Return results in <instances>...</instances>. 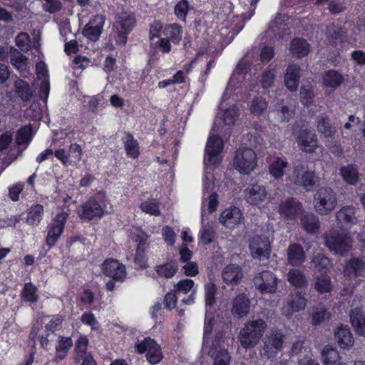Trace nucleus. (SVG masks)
Masks as SVG:
<instances>
[{"instance_id": "nucleus-23", "label": "nucleus", "mask_w": 365, "mask_h": 365, "mask_svg": "<svg viewBox=\"0 0 365 365\" xmlns=\"http://www.w3.org/2000/svg\"><path fill=\"white\" fill-rule=\"evenodd\" d=\"M121 140L126 155L130 158L137 159L140 155V146L133 135L130 132H125L124 136L122 138Z\"/></svg>"}, {"instance_id": "nucleus-28", "label": "nucleus", "mask_w": 365, "mask_h": 365, "mask_svg": "<svg viewBox=\"0 0 365 365\" xmlns=\"http://www.w3.org/2000/svg\"><path fill=\"white\" fill-rule=\"evenodd\" d=\"M300 224L303 230L309 234L317 233L320 227L319 217L311 212L301 216Z\"/></svg>"}, {"instance_id": "nucleus-36", "label": "nucleus", "mask_w": 365, "mask_h": 365, "mask_svg": "<svg viewBox=\"0 0 365 365\" xmlns=\"http://www.w3.org/2000/svg\"><path fill=\"white\" fill-rule=\"evenodd\" d=\"M317 130L325 138H332L335 133V128L331 124L330 119L327 115H321L317 118Z\"/></svg>"}, {"instance_id": "nucleus-34", "label": "nucleus", "mask_w": 365, "mask_h": 365, "mask_svg": "<svg viewBox=\"0 0 365 365\" xmlns=\"http://www.w3.org/2000/svg\"><path fill=\"white\" fill-rule=\"evenodd\" d=\"M288 282L296 289L307 287L308 281L303 271L298 269H291L287 273Z\"/></svg>"}, {"instance_id": "nucleus-63", "label": "nucleus", "mask_w": 365, "mask_h": 365, "mask_svg": "<svg viewBox=\"0 0 365 365\" xmlns=\"http://www.w3.org/2000/svg\"><path fill=\"white\" fill-rule=\"evenodd\" d=\"M343 37V32L341 28H333L332 29H328L327 38L329 43L335 46L337 41H341Z\"/></svg>"}, {"instance_id": "nucleus-43", "label": "nucleus", "mask_w": 365, "mask_h": 365, "mask_svg": "<svg viewBox=\"0 0 365 365\" xmlns=\"http://www.w3.org/2000/svg\"><path fill=\"white\" fill-rule=\"evenodd\" d=\"M355 212L354 207L344 206L336 213V218L339 221L346 225L354 224Z\"/></svg>"}, {"instance_id": "nucleus-19", "label": "nucleus", "mask_w": 365, "mask_h": 365, "mask_svg": "<svg viewBox=\"0 0 365 365\" xmlns=\"http://www.w3.org/2000/svg\"><path fill=\"white\" fill-rule=\"evenodd\" d=\"M287 262L292 267H299L306 260L303 247L299 243H291L287 250Z\"/></svg>"}, {"instance_id": "nucleus-21", "label": "nucleus", "mask_w": 365, "mask_h": 365, "mask_svg": "<svg viewBox=\"0 0 365 365\" xmlns=\"http://www.w3.org/2000/svg\"><path fill=\"white\" fill-rule=\"evenodd\" d=\"M250 302L245 294H237L232 301L231 312L235 317L242 318L250 312Z\"/></svg>"}, {"instance_id": "nucleus-59", "label": "nucleus", "mask_w": 365, "mask_h": 365, "mask_svg": "<svg viewBox=\"0 0 365 365\" xmlns=\"http://www.w3.org/2000/svg\"><path fill=\"white\" fill-rule=\"evenodd\" d=\"M164 26L162 22L159 20H154L150 24L149 29V38L153 41L155 38H159L160 34L163 33Z\"/></svg>"}, {"instance_id": "nucleus-14", "label": "nucleus", "mask_w": 365, "mask_h": 365, "mask_svg": "<svg viewBox=\"0 0 365 365\" xmlns=\"http://www.w3.org/2000/svg\"><path fill=\"white\" fill-rule=\"evenodd\" d=\"M296 140L303 152L312 153L317 148V136L308 128L300 129L297 133Z\"/></svg>"}, {"instance_id": "nucleus-11", "label": "nucleus", "mask_w": 365, "mask_h": 365, "mask_svg": "<svg viewBox=\"0 0 365 365\" xmlns=\"http://www.w3.org/2000/svg\"><path fill=\"white\" fill-rule=\"evenodd\" d=\"M105 22L104 15H94L83 27V36L89 41L96 42L103 33Z\"/></svg>"}, {"instance_id": "nucleus-56", "label": "nucleus", "mask_w": 365, "mask_h": 365, "mask_svg": "<svg viewBox=\"0 0 365 365\" xmlns=\"http://www.w3.org/2000/svg\"><path fill=\"white\" fill-rule=\"evenodd\" d=\"M289 19V16L287 14L277 13L274 19H273L269 24V29L273 32H276L279 31L282 29V26Z\"/></svg>"}, {"instance_id": "nucleus-58", "label": "nucleus", "mask_w": 365, "mask_h": 365, "mask_svg": "<svg viewBox=\"0 0 365 365\" xmlns=\"http://www.w3.org/2000/svg\"><path fill=\"white\" fill-rule=\"evenodd\" d=\"M276 75L274 70H265L263 71L260 78V83L264 89L269 88L272 86Z\"/></svg>"}, {"instance_id": "nucleus-44", "label": "nucleus", "mask_w": 365, "mask_h": 365, "mask_svg": "<svg viewBox=\"0 0 365 365\" xmlns=\"http://www.w3.org/2000/svg\"><path fill=\"white\" fill-rule=\"evenodd\" d=\"M148 249L149 245L143 247H142V245H140L136 247L135 254L133 260L135 264L138 266L140 269H145L148 267V257L147 255V252Z\"/></svg>"}, {"instance_id": "nucleus-62", "label": "nucleus", "mask_w": 365, "mask_h": 365, "mask_svg": "<svg viewBox=\"0 0 365 365\" xmlns=\"http://www.w3.org/2000/svg\"><path fill=\"white\" fill-rule=\"evenodd\" d=\"M72 346L73 341L71 337L61 336L58 338V343L56 346V351L57 352L63 351L64 353H68Z\"/></svg>"}, {"instance_id": "nucleus-27", "label": "nucleus", "mask_w": 365, "mask_h": 365, "mask_svg": "<svg viewBox=\"0 0 365 365\" xmlns=\"http://www.w3.org/2000/svg\"><path fill=\"white\" fill-rule=\"evenodd\" d=\"M365 270V261L359 257H351L346 262L344 272L345 275L361 277Z\"/></svg>"}, {"instance_id": "nucleus-60", "label": "nucleus", "mask_w": 365, "mask_h": 365, "mask_svg": "<svg viewBox=\"0 0 365 365\" xmlns=\"http://www.w3.org/2000/svg\"><path fill=\"white\" fill-rule=\"evenodd\" d=\"M327 312L325 309L317 307L311 314V323L312 325L317 326L321 324L325 319Z\"/></svg>"}, {"instance_id": "nucleus-3", "label": "nucleus", "mask_w": 365, "mask_h": 365, "mask_svg": "<svg viewBox=\"0 0 365 365\" xmlns=\"http://www.w3.org/2000/svg\"><path fill=\"white\" fill-rule=\"evenodd\" d=\"M257 155L249 148H240L237 149L233 158V167L240 173L249 175L257 166Z\"/></svg>"}, {"instance_id": "nucleus-15", "label": "nucleus", "mask_w": 365, "mask_h": 365, "mask_svg": "<svg viewBox=\"0 0 365 365\" xmlns=\"http://www.w3.org/2000/svg\"><path fill=\"white\" fill-rule=\"evenodd\" d=\"M305 293L301 291H295L291 293L287 298L286 307L283 309V314L291 317L294 313L303 310L307 304Z\"/></svg>"}, {"instance_id": "nucleus-33", "label": "nucleus", "mask_w": 365, "mask_h": 365, "mask_svg": "<svg viewBox=\"0 0 365 365\" xmlns=\"http://www.w3.org/2000/svg\"><path fill=\"white\" fill-rule=\"evenodd\" d=\"M182 29L178 24H169L164 26L163 30V34L165 36V38H168L170 41L174 44H178L182 36Z\"/></svg>"}, {"instance_id": "nucleus-61", "label": "nucleus", "mask_w": 365, "mask_h": 365, "mask_svg": "<svg viewBox=\"0 0 365 365\" xmlns=\"http://www.w3.org/2000/svg\"><path fill=\"white\" fill-rule=\"evenodd\" d=\"M230 356L226 349L216 351L213 365H230Z\"/></svg>"}, {"instance_id": "nucleus-47", "label": "nucleus", "mask_w": 365, "mask_h": 365, "mask_svg": "<svg viewBox=\"0 0 365 365\" xmlns=\"http://www.w3.org/2000/svg\"><path fill=\"white\" fill-rule=\"evenodd\" d=\"M314 90L311 85H303L299 91L300 102L304 106H309L314 101Z\"/></svg>"}, {"instance_id": "nucleus-20", "label": "nucleus", "mask_w": 365, "mask_h": 365, "mask_svg": "<svg viewBox=\"0 0 365 365\" xmlns=\"http://www.w3.org/2000/svg\"><path fill=\"white\" fill-rule=\"evenodd\" d=\"M300 71V66L297 64L292 63L287 66L284 75V84L291 92H295L298 89Z\"/></svg>"}, {"instance_id": "nucleus-53", "label": "nucleus", "mask_w": 365, "mask_h": 365, "mask_svg": "<svg viewBox=\"0 0 365 365\" xmlns=\"http://www.w3.org/2000/svg\"><path fill=\"white\" fill-rule=\"evenodd\" d=\"M64 319V316L61 314L52 315L50 321L45 326L46 331L49 333H54L56 331L59 330L61 328Z\"/></svg>"}, {"instance_id": "nucleus-12", "label": "nucleus", "mask_w": 365, "mask_h": 365, "mask_svg": "<svg viewBox=\"0 0 365 365\" xmlns=\"http://www.w3.org/2000/svg\"><path fill=\"white\" fill-rule=\"evenodd\" d=\"M253 282L262 294H272L277 290V278L269 270L262 271L255 275Z\"/></svg>"}, {"instance_id": "nucleus-38", "label": "nucleus", "mask_w": 365, "mask_h": 365, "mask_svg": "<svg viewBox=\"0 0 365 365\" xmlns=\"http://www.w3.org/2000/svg\"><path fill=\"white\" fill-rule=\"evenodd\" d=\"M288 166V163L279 157H277L269 165V174L274 179H280L284 175V170Z\"/></svg>"}, {"instance_id": "nucleus-24", "label": "nucleus", "mask_w": 365, "mask_h": 365, "mask_svg": "<svg viewBox=\"0 0 365 365\" xmlns=\"http://www.w3.org/2000/svg\"><path fill=\"white\" fill-rule=\"evenodd\" d=\"M334 337L341 349H349L354 344V337L347 326L338 327L334 331Z\"/></svg>"}, {"instance_id": "nucleus-48", "label": "nucleus", "mask_w": 365, "mask_h": 365, "mask_svg": "<svg viewBox=\"0 0 365 365\" xmlns=\"http://www.w3.org/2000/svg\"><path fill=\"white\" fill-rule=\"evenodd\" d=\"M135 19L130 15L122 14L119 16V19L117 21V24L119 26L120 30L127 31L130 33L135 25Z\"/></svg>"}, {"instance_id": "nucleus-25", "label": "nucleus", "mask_w": 365, "mask_h": 365, "mask_svg": "<svg viewBox=\"0 0 365 365\" xmlns=\"http://www.w3.org/2000/svg\"><path fill=\"white\" fill-rule=\"evenodd\" d=\"M289 49L293 56L302 58L310 52V45L304 38L295 37L291 41Z\"/></svg>"}, {"instance_id": "nucleus-52", "label": "nucleus", "mask_w": 365, "mask_h": 365, "mask_svg": "<svg viewBox=\"0 0 365 365\" xmlns=\"http://www.w3.org/2000/svg\"><path fill=\"white\" fill-rule=\"evenodd\" d=\"M312 263L314 267L322 273H325L328 270L330 264V259L323 254H317L314 257Z\"/></svg>"}, {"instance_id": "nucleus-2", "label": "nucleus", "mask_w": 365, "mask_h": 365, "mask_svg": "<svg viewBox=\"0 0 365 365\" xmlns=\"http://www.w3.org/2000/svg\"><path fill=\"white\" fill-rule=\"evenodd\" d=\"M267 327V322L262 319L249 320L241 329L238 335L241 346L245 349H250L256 346Z\"/></svg>"}, {"instance_id": "nucleus-5", "label": "nucleus", "mask_w": 365, "mask_h": 365, "mask_svg": "<svg viewBox=\"0 0 365 365\" xmlns=\"http://www.w3.org/2000/svg\"><path fill=\"white\" fill-rule=\"evenodd\" d=\"M336 204V192L330 187H320L314 195V207L319 215H328Z\"/></svg>"}, {"instance_id": "nucleus-6", "label": "nucleus", "mask_w": 365, "mask_h": 365, "mask_svg": "<svg viewBox=\"0 0 365 365\" xmlns=\"http://www.w3.org/2000/svg\"><path fill=\"white\" fill-rule=\"evenodd\" d=\"M285 334L277 328L271 329L263 339L262 350L267 358H274L282 349Z\"/></svg>"}, {"instance_id": "nucleus-4", "label": "nucleus", "mask_w": 365, "mask_h": 365, "mask_svg": "<svg viewBox=\"0 0 365 365\" xmlns=\"http://www.w3.org/2000/svg\"><path fill=\"white\" fill-rule=\"evenodd\" d=\"M325 245L335 254L344 256L350 250L352 240L347 233L333 230L325 237Z\"/></svg>"}, {"instance_id": "nucleus-29", "label": "nucleus", "mask_w": 365, "mask_h": 365, "mask_svg": "<svg viewBox=\"0 0 365 365\" xmlns=\"http://www.w3.org/2000/svg\"><path fill=\"white\" fill-rule=\"evenodd\" d=\"M43 214L44 208L42 205H32L26 212V223L33 227L38 226L43 220Z\"/></svg>"}, {"instance_id": "nucleus-49", "label": "nucleus", "mask_w": 365, "mask_h": 365, "mask_svg": "<svg viewBox=\"0 0 365 365\" xmlns=\"http://www.w3.org/2000/svg\"><path fill=\"white\" fill-rule=\"evenodd\" d=\"M267 108V102L261 96L255 97L252 101L250 112L255 115H261Z\"/></svg>"}, {"instance_id": "nucleus-7", "label": "nucleus", "mask_w": 365, "mask_h": 365, "mask_svg": "<svg viewBox=\"0 0 365 365\" xmlns=\"http://www.w3.org/2000/svg\"><path fill=\"white\" fill-rule=\"evenodd\" d=\"M135 350L139 354L145 353L146 359L150 365H156L163 359L160 346L155 339L149 336L136 343Z\"/></svg>"}, {"instance_id": "nucleus-46", "label": "nucleus", "mask_w": 365, "mask_h": 365, "mask_svg": "<svg viewBox=\"0 0 365 365\" xmlns=\"http://www.w3.org/2000/svg\"><path fill=\"white\" fill-rule=\"evenodd\" d=\"M217 291V286L212 282L205 285V302L206 307H212L215 305L216 303Z\"/></svg>"}, {"instance_id": "nucleus-50", "label": "nucleus", "mask_w": 365, "mask_h": 365, "mask_svg": "<svg viewBox=\"0 0 365 365\" xmlns=\"http://www.w3.org/2000/svg\"><path fill=\"white\" fill-rule=\"evenodd\" d=\"M190 10V4L187 0L179 1L174 7V14L181 21H185Z\"/></svg>"}, {"instance_id": "nucleus-17", "label": "nucleus", "mask_w": 365, "mask_h": 365, "mask_svg": "<svg viewBox=\"0 0 365 365\" xmlns=\"http://www.w3.org/2000/svg\"><path fill=\"white\" fill-rule=\"evenodd\" d=\"M246 201L253 205L262 204L267 198V191L264 185L257 183L250 185L245 191Z\"/></svg>"}, {"instance_id": "nucleus-64", "label": "nucleus", "mask_w": 365, "mask_h": 365, "mask_svg": "<svg viewBox=\"0 0 365 365\" xmlns=\"http://www.w3.org/2000/svg\"><path fill=\"white\" fill-rule=\"evenodd\" d=\"M27 60L26 56L19 53L18 55L11 58L10 62L18 71L21 72L26 68Z\"/></svg>"}, {"instance_id": "nucleus-37", "label": "nucleus", "mask_w": 365, "mask_h": 365, "mask_svg": "<svg viewBox=\"0 0 365 365\" xmlns=\"http://www.w3.org/2000/svg\"><path fill=\"white\" fill-rule=\"evenodd\" d=\"M241 277V269L239 266L230 264L225 267L222 278L227 284H237Z\"/></svg>"}, {"instance_id": "nucleus-45", "label": "nucleus", "mask_w": 365, "mask_h": 365, "mask_svg": "<svg viewBox=\"0 0 365 365\" xmlns=\"http://www.w3.org/2000/svg\"><path fill=\"white\" fill-rule=\"evenodd\" d=\"M314 288L321 294L330 292L332 290L331 278L327 275L317 277Z\"/></svg>"}, {"instance_id": "nucleus-8", "label": "nucleus", "mask_w": 365, "mask_h": 365, "mask_svg": "<svg viewBox=\"0 0 365 365\" xmlns=\"http://www.w3.org/2000/svg\"><path fill=\"white\" fill-rule=\"evenodd\" d=\"M68 217L66 212H58L47 227L45 244L48 248L53 247L63 232L65 225Z\"/></svg>"}, {"instance_id": "nucleus-57", "label": "nucleus", "mask_w": 365, "mask_h": 365, "mask_svg": "<svg viewBox=\"0 0 365 365\" xmlns=\"http://www.w3.org/2000/svg\"><path fill=\"white\" fill-rule=\"evenodd\" d=\"M88 339L86 335H81L76 342L75 351L78 357L86 356Z\"/></svg>"}, {"instance_id": "nucleus-18", "label": "nucleus", "mask_w": 365, "mask_h": 365, "mask_svg": "<svg viewBox=\"0 0 365 365\" xmlns=\"http://www.w3.org/2000/svg\"><path fill=\"white\" fill-rule=\"evenodd\" d=\"M243 218L242 211L235 206H231L225 209L220 215V222L226 227L232 229L236 225L240 224Z\"/></svg>"}, {"instance_id": "nucleus-1", "label": "nucleus", "mask_w": 365, "mask_h": 365, "mask_svg": "<svg viewBox=\"0 0 365 365\" xmlns=\"http://www.w3.org/2000/svg\"><path fill=\"white\" fill-rule=\"evenodd\" d=\"M108 200L105 191H98L81 205L77 210L78 217L84 222L101 219L107 213Z\"/></svg>"}, {"instance_id": "nucleus-35", "label": "nucleus", "mask_w": 365, "mask_h": 365, "mask_svg": "<svg viewBox=\"0 0 365 365\" xmlns=\"http://www.w3.org/2000/svg\"><path fill=\"white\" fill-rule=\"evenodd\" d=\"M155 270L159 277L170 279L177 273L178 264L176 260L172 259L170 262L156 265Z\"/></svg>"}, {"instance_id": "nucleus-16", "label": "nucleus", "mask_w": 365, "mask_h": 365, "mask_svg": "<svg viewBox=\"0 0 365 365\" xmlns=\"http://www.w3.org/2000/svg\"><path fill=\"white\" fill-rule=\"evenodd\" d=\"M101 269L104 275L116 281H123L125 277V267L117 259H106L101 265Z\"/></svg>"}, {"instance_id": "nucleus-10", "label": "nucleus", "mask_w": 365, "mask_h": 365, "mask_svg": "<svg viewBox=\"0 0 365 365\" xmlns=\"http://www.w3.org/2000/svg\"><path fill=\"white\" fill-rule=\"evenodd\" d=\"M252 256L259 260L267 259L271 254V242L269 237L255 235L250 242Z\"/></svg>"}, {"instance_id": "nucleus-42", "label": "nucleus", "mask_w": 365, "mask_h": 365, "mask_svg": "<svg viewBox=\"0 0 365 365\" xmlns=\"http://www.w3.org/2000/svg\"><path fill=\"white\" fill-rule=\"evenodd\" d=\"M39 327L38 326H33L29 333V339L35 343L36 340H38L40 343L41 346L44 349H48V336L51 333L45 330L43 334H38Z\"/></svg>"}, {"instance_id": "nucleus-22", "label": "nucleus", "mask_w": 365, "mask_h": 365, "mask_svg": "<svg viewBox=\"0 0 365 365\" xmlns=\"http://www.w3.org/2000/svg\"><path fill=\"white\" fill-rule=\"evenodd\" d=\"M350 322L356 331L360 336H365V314L359 307L353 308L349 314Z\"/></svg>"}, {"instance_id": "nucleus-13", "label": "nucleus", "mask_w": 365, "mask_h": 365, "mask_svg": "<svg viewBox=\"0 0 365 365\" xmlns=\"http://www.w3.org/2000/svg\"><path fill=\"white\" fill-rule=\"evenodd\" d=\"M302 210V204L298 199L289 197L279 203L278 212L284 220H295Z\"/></svg>"}, {"instance_id": "nucleus-39", "label": "nucleus", "mask_w": 365, "mask_h": 365, "mask_svg": "<svg viewBox=\"0 0 365 365\" xmlns=\"http://www.w3.org/2000/svg\"><path fill=\"white\" fill-rule=\"evenodd\" d=\"M38 289L31 282L25 283L21 292V299L23 302L36 303L38 300Z\"/></svg>"}, {"instance_id": "nucleus-9", "label": "nucleus", "mask_w": 365, "mask_h": 365, "mask_svg": "<svg viewBox=\"0 0 365 365\" xmlns=\"http://www.w3.org/2000/svg\"><path fill=\"white\" fill-rule=\"evenodd\" d=\"M223 147V140L219 135L210 136L205 150V163L212 165H219L221 162L219 155L222 151Z\"/></svg>"}, {"instance_id": "nucleus-51", "label": "nucleus", "mask_w": 365, "mask_h": 365, "mask_svg": "<svg viewBox=\"0 0 365 365\" xmlns=\"http://www.w3.org/2000/svg\"><path fill=\"white\" fill-rule=\"evenodd\" d=\"M239 115V108L236 105H232L226 108L223 113V121L226 125H234Z\"/></svg>"}, {"instance_id": "nucleus-40", "label": "nucleus", "mask_w": 365, "mask_h": 365, "mask_svg": "<svg viewBox=\"0 0 365 365\" xmlns=\"http://www.w3.org/2000/svg\"><path fill=\"white\" fill-rule=\"evenodd\" d=\"M322 359L324 365H336L340 359V355L336 349L327 345L322 349Z\"/></svg>"}, {"instance_id": "nucleus-54", "label": "nucleus", "mask_w": 365, "mask_h": 365, "mask_svg": "<svg viewBox=\"0 0 365 365\" xmlns=\"http://www.w3.org/2000/svg\"><path fill=\"white\" fill-rule=\"evenodd\" d=\"M139 207L143 212L150 215L159 216L161 214L158 203L154 201H144L140 203Z\"/></svg>"}, {"instance_id": "nucleus-55", "label": "nucleus", "mask_w": 365, "mask_h": 365, "mask_svg": "<svg viewBox=\"0 0 365 365\" xmlns=\"http://www.w3.org/2000/svg\"><path fill=\"white\" fill-rule=\"evenodd\" d=\"M194 281L191 279H183L180 280L174 286V290L178 294H187L194 287Z\"/></svg>"}, {"instance_id": "nucleus-31", "label": "nucleus", "mask_w": 365, "mask_h": 365, "mask_svg": "<svg viewBox=\"0 0 365 365\" xmlns=\"http://www.w3.org/2000/svg\"><path fill=\"white\" fill-rule=\"evenodd\" d=\"M14 88L16 96L24 102L30 101L33 96L29 83L23 79L17 78L14 83Z\"/></svg>"}, {"instance_id": "nucleus-32", "label": "nucleus", "mask_w": 365, "mask_h": 365, "mask_svg": "<svg viewBox=\"0 0 365 365\" xmlns=\"http://www.w3.org/2000/svg\"><path fill=\"white\" fill-rule=\"evenodd\" d=\"M322 81L325 87L336 88L343 83L344 76L339 71L330 69L323 74Z\"/></svg>"}, {"instance_id": "nucleus-30", "label": "nucleus", "mask_w": 365, "mask_h": 365, "mask_svg": "<svg viewBox=\"0 0 365 365\" xmlns=\"http://www.w3.org/2000/svg\"><path fill=\"white\" fill-rule=\"evenodd\" d=\"M339 174L344 182L349 185H356L359 181V173L358 168L354 164H349L342 166L339 169Z\"/></svg>"}, {"instance_id": "nucleus-26", "label": "nucleus", "mask_w": 365, "mask_h": 365, "mask_svg": "<svg viewBox=\"0 0 365 365\" xmlns=\"http://www.w3.org/2000/svg\"><path fill=\"white\" fill-rule=\"evenodd\" d=\"M294 174V182L296 185L302 186L307 191H310L313 189L317 178L314 171L307 170L302 175H299L298 169L295 168Z\"/></svg>"}, {"instance_id": "nucleus-41", "label": "nucleus", "mask_w": 365, "mask_h": 365, "mask_svg": "<svg viewBox=\"0 0 365 365\" xmlns=\"http://www.w3.org/2000/svg\"><path fill=\"white\" fill-rule=\"evenodd\" d=\"M33 138V128L31 124L21 127L16 134V143L18 145H29Z\"/></svg>"}]
</instances>
